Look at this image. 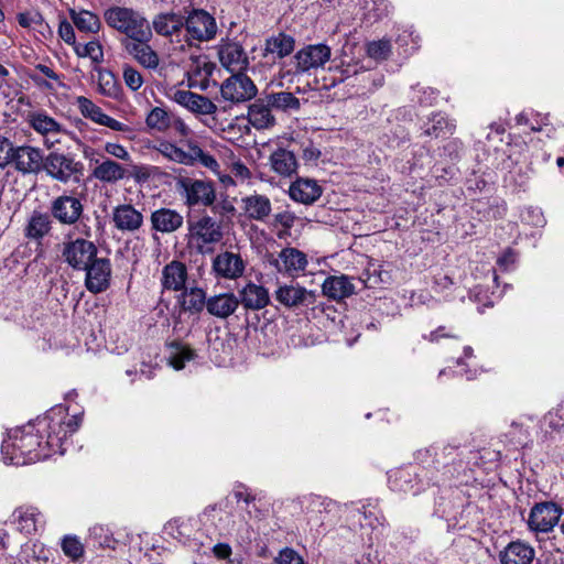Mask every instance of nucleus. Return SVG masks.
<instances>
[{"label":"nucleus","instance_id":"1","mask_svg":"<svg viewBox=\"0 0 564 564\" xmlns=\"http://www.w3.org/2000/svg\"><path fill=\"white\" fill-rule=\"evenodd\" d=\"M82 416L69 415L65 406L57 405L34 422L11 430L1 445L3 462L23 466L64 454L67 437L78 430Z\"/></svg>","mask_w":564,"mask_h":564},{"label":"nucleus","instance_id":"2","mask_svg":"<svg viewBox=\"0 0 564 564\" xmlns=\"http://www.w3.org/2000/svg\"><path fill=\"white\" fill-rule=\"evenodd\" d=\"M104 19L109 28L126 35L123 41L147 37L152 31L147 18L132 8L112 6L105 10Z\"/></svg>","mask_w":564,"mask_h":564},{"label":"nucleus","instance_id":"3","mask_svg":"<svg viewBox=\"0 0 564 564\" xmlns=\"http://www.w3.org/2000/svg\"><path fill=\"white\" fill-rule=\"evenodd\" d=\"M187 241L198 252L213 251V247L224 237L220 223L209 215H202L196 219L187 220Z\"/></svg>","mask_w":564,"mask_h":564},{"label":"nucleus","instance_id":"4","mask_svg":"<svg viewBox=\"0 0 564 564\" xmlns=\"http://www.w3.org/2000/svg\"><path fill=\"white\" fill-rule=\"evenodd\" d=\"M43 169L53 180L67 184L72 181L79 182L84 164L69 154L53 151L44 158Z\"/></svg>","mask_w":564,"mask_h":564},{"label":"nucleus","instance_id":"5","mask_svg":"<svg viewBox=\"0 0 564 564\" xmlns=\"http://www.w3.org/2000/svg\"><path fill=\"white\" fill-rule=\"evenodd\" d=\"M97 254V246L85 238L68 237L62 245V258L74 270H84L98 257Z\"/></svg>","mask_w":564,"mask_h":564},{"label":"nucleus","instance_id":"6","mask_svg":"<svg viewBox=\"0 0 564 564\" xmlns=\"http://www.w3.org/2000/svg\"><path fill=\"white\" fill-rule=\"evenodd\" d=\"M176 184L185 205L188 207L197 205L209 207L216 200L215 187L209 181L185 177L178 180Z\"/></svg>","mask_w":564,"mask_h":564},{"label":"nucleus","instance_id":"7","mask_svg":"<svg viewBox=\"0 0 564 564\" xmlns=\"http://www.w3.org/2000/svg\"><path fill=\"white\" fill-rule=\"evenodd\" d=\"M562 514V507L553 501L535 503L529 513V529L535 533H549L558 523Z\"/></svg>","mask_w":564,"mask_h":564},{"label":"nucleus","instance_id":"8","mask_svg":"<svg viewBox=\"0 0 564 564\" xmlns=\"http://www.w3.org/2000/svg\"><path fill=\"white\" fill-rule=\"evenodd\" d=\"M257 93L258 89L252 79L242 72L234 73L220 86L224 100L232 104L251 100Z\"/></svg>","mask_w":564,"mask_h":564},{"label":"nucleus","instance_id":"9","mask_svg":"<svg viewBox=\"0 0 564 564\" xmlns=\"http://www.w3.org/2000/svg\"><path fill=\"white\" fill-rule=\"evenodd\" d=\"M152 35L151 31L148 33L147 37H140L133 41H121V45L124 52L143 68L155 70L160 65V56L149 44Z\"/></svg>","mask_w":564,"mask_h":564},{"label":"nucleus","instance_id":"10","mask_svg":"<svg viewBox=\"0 0 564 564\" xmlns=\"http://www.w3.org/2000/svg\"><path fill=\"white\" fill-rule=\"evenodd\" d=\"M83 271L86 272L85 286L90 293L98 294L110 286L112 269L109 259L97 257Z\"/></svg>","mask_w":564,"mask_h":564},{"label":"nucleus","instance_id":"11","mask_svg":"<svg viewBox=\"0 0 564 564\" xmlns=\"http://www.w3.org/2000/svg\"><path fill=\"white\" fill-rule=\"evenodd\" d=\"M170 98L197 117L214 115L218 109L217 105L208 97L186 89L173 90Z\"/></svg>","mask_w":564,"mask_h":564},{"label":"nucleus","instance_id":"12","mask_svg":"<svg viewBox=\"0 0 564 564\" xmlns=\"http://www.w3.org/2000/svg\"><path fill=\"white\" fill-rule=\"evenodd\" d=\"M84 205L73 195H61L51 203L52 216L62 225H75L82 217Z\"/></svg>","mask_w":564,"mask_h":564},{"label":"nucleus","instance_id":"13","mask_svg":"<svg viewBox=\"0 0 564 564\" xmlns=\"http://www.w3.org/2000/svg\"><path fill=\"white\" fill-rule=\"evenodd\" d=\"M217 54L220 64L231 73L243 72L249 65L246 51L236 41H221L217 45Z\"/></svg>","mask_w":564,"mask_h":564},{"label":"nucleus","instance_id":"14","mask_svg":"<svg viewBox=\"0 0 564 564\" xmlns=\"http://www.w3.org/2000/svg\"><path fill=\"white\" fill-rule=\"evenodd\" d=\"M330 58V48L325 44L307 45L294 55L296 73H306L324 66Z\"/></svg>","mask_w":564,"mask_h":564},{"label":"nucleus","instance_id":"15","mask_svg":"<svg viewBox=\"0 0 564 564\" xmlns=\"http://www.w3.org/2000/svg\"><path fill=\"white\" fill-rule=\"evenodd\" d=\"M187 34L197 41H208L216 34L215 19L204 10H194L185 21Z\"/></svg>","mask_w":564,"mask_h":564},{"label":"nucleus","instance_id":"16","mask_svg":"<svg viewBox=\"0 0 564 564\" xmlns=\"http://www.w3.org/2000/svg\"><path fill=\"white\" fill-rule=\"evenodd\" d=\"M424 482L413 467L401 468L389 475V487L391 490L403 494L419 495L425 489Z\"/></svg>","mask_w":564,"mask_h":564},{"label":"nucleus","instance_id":"17","mask_svg":"<svg viewBox=\"0 0 564 564\" xmlns=\"http://www.w3.org/2000/svg\"><path fill=\"white\" fill-rule=\"evenodd\" d=\"M76 105L78 107V110L85 118L94 121L97 124L105 126V127H107L113 131H118V132H129L130 131L129 126L108 116L107 113H105L102 111V109L99 106H97L90 99H88L84 96L77 97Z\"/></svg>","mask_w":564,"mask_h":564},{"label":"nucleus","instance_id":"18","mask_svg":"<svg viewBox=\"0 0 564 564\" xmlns=\"http://www.w3.org/2000/svg\"><path fill=\"white\" fill-rule=\"evenodd\" d=\"M213 271L219 278L237 280L246 270V262L239 253L224 251L218 253L212 264Z\"/></svg>","mask_w":564,"mask_h":564},{"label":"nucleus","instance_id":"19","mask_svg":"<svg viewBox=\"0 0 564 564\" xmlns=\"http://www.w3.org/2000/svg\"><path fill=\"white\" fill-rule=\"evenodd\" d=\"M44 158L37 148L22 145L13 149L12 163L23 174L36 173L43 167Z\"/></svg>","mask_w":564,"mask_h":564},{"label":"nucleus","instance_id":"20","mask_svg":"<svg viewBox=\"0 0 564 564\" xmlns=\"http://www.w3.org/2000/svg\"><path fill=\"white\" fill-rule=\"evenodd\" d=\"M215 69L206 55H191L189 62L186 66V75L189 87L206 88L208 78Z\"/></svg>","mask_w":564,"mask_h":564},{"label":"nucleus","instance_id":"21","mask_svg":"<svg viewBox=\"0 0 564 564\" xmlns=\"http://www.w3.org/2000/svg\"><path fill=\"white\" fill-rule=\"evenodd\" d=\"M28 123L45 138L47 147L54 145L58 140L56 135L62 131V124L45 111H33L28 115Z\"/></svg>","mask_w":564,"mask_h":564},{"label":"nucleus","instance_id":"22","mask_svg":"<svg viewBox=\"0 0 564 564\" xmlns=\"http://www.w3.org/2000/svg\"><path fill=\"white\" fill-rule=\"evenodd\" d=\"M12 522L20 532L32 534L43 527L44 518L35 507L22 506L13 511Z\"/></svg>","mask_w":564,"mask_h":564},{"label":"nucleus","instance_id":"23","mask_svg":"<svg viewBox=\"0 0 564 564\" xmlns=\"http://www.w3.org/2000/svg\"><path fill=\"white\" fill-rule=\"evenodd\" d=\"M150 220L152 229L161 234H172L184 224V217L180 212L166 207L152 212Z\"/></svg>","mask_w":564,"mask_h":564},{"label":"nucleus","instance_id":"24","mask_svg":"<svg viewBox=\"0 0 564 564\" xmlns=\"http://www.w3.org/2000/svg\"><path fill=\"white\" fill-rule=\"evenodd\" d=\"M239 304L241 303L246 310L259 311L264 308L270 296L268 290L253 282H248L238 291Z\"/></svg>","mask_w":564,"mask_h":564},{"label":"nucleus","instance_id":"25","mask_svg":"<svg viewBox=\"0 0 564 564\" xmlns=\"http://www.w3.org/2000/svg\"><path fill=\"white\" fill-rule=\"evenodd\" d=\"M274 265L279 272H283L289 275H296L305 270L307 265V258L306 254L299 249L284 248L279 253V258L275 260Z\"/></svg>","mask_w":564,"mask_h":564},{"label":"nucleus","instance_id":"26","mask_svg":"<svg viewBox=\"0 0 564 564\" xmlns=\"http://www.w3.org/2000/svg\"><path fill=\"white\" fill-rule=\"evenodd\" d=\"M241 209L248 219L265 221L272 212V205L268 196L252 194L241 198Z\"/></svg>","mask_w":564,"mask_h":564},{"label":"nucleus","instance_id":"27","mask_svg":"<svg viewBox=\"0 0 564 564\" xmlns=\"http://www.w3.org/2000/svg\"><path fill=\"white\" fill-rule=\"evenodd\" d=\"M534 557V549L520 540L510 542L499 554L501 564H531Z\"/></svg>","mask_w":564,"mask_h":564},{"label":"nucleus","instance_id":"28","mask_svg":"<svg viewBox=\"0 0 564 564\" xmlns=\"http://www.w3.org/2000/svg\"><path fill=\"white\" fill-rule=\"evenodd\" d=\"M322 192V187L317 182L311 178H297L289 188L290 197L294 202L304 205H312L315 203L321 197Z\"/></svg>","mask_w":564,"mask_h":564},{"label":"nucleus","instance_id":"29","mask_svg":"<svg viewBox=\"0 0 564 564\" xmlns=\"http://www.w3.org/2000/svg\"><path fill=\"white\" fill-rule=\"evenodd\" d=\"M239 306V299L231 292L210 296L206 301L207 312L217 318L225 319L232 315Z\"/></svg>","mask_w":564,"mask_h":564},{"label":"nucleus","instance_id":"30","mask_svg":"<svg viewBox=\"0 0 564 564\" xmlns=\"http://www.w3.org/2000/svg\"><path fill=\"white\" fill-rule=\"evenodd\" d=\"M115 227L121 231H135L143 224L142 214L130 204L117 206L112 212Z\"/></svg>","mask_w":564,"mask_h":564},{"label":"nucleus","instance_id":"31","mask_svg":"<svg viewBox=\"0 0 564 564\" xmlns=\"http://www.w3.org/2000/svg\"><path fill=\"white\" fill-rule=\"evenodd\" d=\"M323 294L332 300H343L356 292L354 278L345 274L328 276L322 284Z\"/></svg>","mask_w":564,"mask_h":564},{"label":"nucleus","instance_id":"32","mask_svg":"<svg viewBox=\"0 0 564 564\" xmlns=\"http://www.w3.org/2000/svg\"><path fill=\"white\" fill-rule=\"evenodd\" d=\"M126 175V169L120 163L108 158L96 160V165L91 170L93 177L108 184H115L123 180Z\"/></svg>","mask_w":564,"mask_h":564},{"label":"nucleus","instance_id":"33","mask_svg":"<svg viewBox=\"0 0 564 564\" xmlns=\"http://www.w3.org/2000/svg\"><path fill=\"white\" fill-rule=\"evenodd\" d=\"M271 106L267 98L257 99L248 108V121L258 129H269L275 124V118L271 112Z\"/></svg>","mask_w":564,"mask_h":564},{"label":"nucleus","instance_id":"34","mask_svg":"<svg viewBox=\"0 0 564 564\" xmlns=\"http://www.w3.org/2000/svg\"><path fill=\"white\" fill-rule=\"evenodd\" d=\"M187 268L181 261H172L162 270V285L166 290L181 291L185 288Z\"/></svg>","mask_w":564,"mask_h":564},{"label":"nucleus","instance_id":"35","mask_svg":"<svg viewBox=\"0 0 564 564\" xmlns=\"http://www.w3.org/2000/svg\"><path fill=\"white\" fill-rule=\"evenodd\" d=\"M269 162L271 169L282 177H291L299 167L294 153L285 149L275 150L270 155Z\"/></svg>","mask_w":564,"mask_h":564},{"label":"nucleus","instance_id":"36","mask_svg":"<svg viewBox=\"0 0 564 564\" xmlns=\"http://www.w3.org/2000/svg\"><path fill=\"white\" fill-rule=\"evenodd\" d=\"M274 295L280 304L286 307H296L306 302L310 292L299 284H284L278 288Z\"/></svg>","mask_w":564,"mask_h":564},{"label":"nucleus","instance_id":"37","mask_svg":"<svg viewBox=\"0 0 564 564\" xmlns=\"http://www.w3.org/2000/svg\"><path fill=\"white\" fill-rule=\"evenodd\" d=\"M153 30L163 36H172L173 34L181 31L184 25V19L182 15L167 12L160 13L154 17L152 21Z\"/></svg>","mask_w":564,"mask_h":564},{"label":"nucleus","instance_id":"38","mask_svg":"<svg viewBox=\"0 0 564 564\" xmlns=\"http://www.w3.org/2000/svg\"><path fill=\"white\" fill-rule=\"evenodd\" d=\"M69 17L74 25L85 33H98L101 29V21L97 14L88 10H69Z\"/></svg>","mask_w":564,"mask_h":564},{"label":"nucleus","instance_id":"39","mask_svg":"<svg viewBox=\"0 0 564 564\" xmlns=\"http://www.w3.org/2000/svg\"><path fill=\"white\" fill-rule=\"evenodd\" d=\"M294 39L284 33L271 36L265 42V52L268 54L275 55L279 58H283L290 55L294 50Z\"/></svg>","mask_w":564,"mask_h":564},{"label":"nucleus","instance_id":"40","mask_svg":"<svg viewBox=\"0 0 564 564\" xmlns=\"http://www.w3.org/2000/svg\"><path fill=\"white\" fill-rule=\"evenodd\" d=\"M51 220L47 214L34 212L29 219L25 235L31 239H41L48 234Z\"/></svg>","mask_w":564,"mask_h":564},{"label":"nucleus","instance_id":"41","mask_svg":"<svg viewBox=\"0 0 564 564\" xmlns=\"http://www.w3.org/2000/svg\"><path fill=\"white\" fill-rule=\"evenodd\" d=\"M172 115V112L167 111L163 107H154L148 112L145 117V124L151 131L164 133L170 129Z\"/></svg>","mask_w":564,"mask_h":564},{"label":"nucleus","instance_id":"42","mask_svg":"<svg viewBox=\"0 0 564 564\" xmlns=\"http://www.w3.org/2000/svg\"><path fill=\"white\" fill-rule=\"evenodd\" d=\"M303 510L310 516V519L314 518V514L330 512L336 506V502L322 496L310 495L305 496L301 500Z\"/></svg>","mask_w":564,"mask_h":564},{"label":"nucleus","instance_id":"43","mask_svg":"<svg viewBox=\"0 0 564 564\" xmlns=\"http://www.w3.org/2000/svg\"><path fill=\"white\" fill-rule=\"evenodd\" d=\"M335 77L333 85L335 82L343 83L346 79L356 76L364 72V67L359 64L358 61H355L347 55L343 56L339 62L334 66Z\"/></svg>","mask_w":564,"mask_h":564},{"label":"nucleus","instance_id":"44","mask_svg":"<svg viewBox=\"0 0 564 564\" xmlns=\"http://www.w3.org/2000/svg\"><path fill=\"white\" fill-rule=\"evenodd\" d=\"M186 145L189 150L191 165H194L198 162L213 173L219 174L220 165L213 155L204 152L195 141H188Z\"/></svg>","mask_w":564,"mask_h":564},{"label":"nucleus","instance_id":"45","mask_svg":"<svg viewBox=\"0 0 564 564\" xmlns=\"http://www.w3.org/2000/svg\"><path fill=\"white\" fill-rule=\"evenodd\" d=\"M265 98L268 99V102L271 106V108L276 110L296 111L301 107L300 99L289 91L272 93L267 95Z\"/></svg>","mask_w":564,"mask_h":564},{"label":"nucleus","instance_id":"46","mask_svg":"<svg viewBox=\"0 0 564 564\" xmlns=\"http://www.w3.org/2000/svg\"><path fill=\"white\" fill-rule=\"evenodd\" d=\"M182 297V307L185 311L198 313L206 307L207 299L203 289L192 288L186 290L183 292Z\"/></svg>","mask_w":564,"mask_h":564},{"label":"nucleus","instance_id":"47","mask_svg":"<svg viewBox=\"0 0 564 564\" xmlns=\"http://www.w3.org/2000/svg\"><path fill=\"white\" fill-rule=\"evenodd\" d=\"M158 151L166 159L176 162L178 164L191 166L189 150L187 151L176 147L174 143L169 141L160 142Z\"/></svg>","mask_w":564,"mask_h":564},{"label":"nucleus","instance_id":"48","mask_svg":"<svg viewBox=\"0 0 564 564\" xmlns=\"http://www.w3.org/2000/svg\"><path fill=\"white\" fill-rule=\"evenodd\" d=\"M195 521L193 519H174L166 523L165 531L175 539H188L194 531Z\"/></svg>","mask_w":564,"mask_h":564},{"label":"nucleus","instance_id":"49","mask_svg":"<svg viewBox=\"0 0 564 564\" xmlns=\"http://www.w3.org/2000/svg\"><path fill=\"white\" fill-rule=\"evenodd\" d=\"M74 51L78 57H88L95 64L104 62V50L99 41H90L84 45L77 43L74 46Z\"/></svg>","mask_w":564,"mask_h":564},{"label":"nucleus","instance_id":"50","mask_svg":"<svg viewBox=\"0 0 564 564\" xmlns=\"http://www.w3.org/2000/svg\"><path fill=\"white\" fill-rule=\"evenodd\" d=\"M195 354L187 346L180 344L172 346V351L169 357V364L175 369L181 370L185 367V364L194 358Z\"/></svg>","mask_w":564,"mask_h":564},{"label":"nucleus","instance_id":"51","mask_svg":"<svg viewBox=\"0 0 564 564\" xmlns=\"http://www.w3.org/2000/svg\"><path fill=\"white\" fill-rule=\"evenodd\" d=\"M362 8L368 20H377L389 13L390 3L387 0H364Z\"/></svg>","mask_w":564,"mask_h":564},{"label":"nucleus","instance_id":"52","mask_svg":"<svg viewBox=\"0 0 564 564\" xmlns=\"http://www.w3.org/2000/svg\"><path fill=\"white\" fill-rule=\"evenodd\" d=\"M367 54L376 61H384L391 54V43L389 40L382 39L372 41L367 44Z\"/></svg>","mask_w":564,"mask_h":564},{"label":"nucleus","instance_id":"53","mask_svg":"<svg viewBox=\"0 0 564 564\" xmlns=\"http://www.w3.org/2000/svg\"><path fill=\"white\" fill-rule=\"evenodd\" d=\"M455 129V124L449 122L444 116L435 115L432 118V124L425 131L429 135L440 137L442 134H452Z\"/></svg>","mask_w":564,"mask_h":564},{"label":"nucleus","instance_id":"54","mask_svg":"<svg viewBox=\"0 0 564 564\" xmlns=\"http://www.w3.org/2000/svg\"><path fill=\"white\" fill-rule=\"evenodd\" d=\"M122 77L127 87L132 91L139 90L144 83L142 74L129 64L122 66Z\"/></svg>","mask_w":564,"mask_h":564},{"label":"nucleus","instance_id":"55","mask_svg":"<svg viewBox=\"0 0 564 564\" xmlns=\"http://www.w3.org/2000/svg\"><path fill=\"white\" fill-rule=\"evenodd\" d=\"M62 550L72 560L79 558L84 553V546L82 542L73 535H67L62 541Z\"/></svg>","mask_w":564,"mask_h":564},{"label":"nucleus","instance_id":"56","mask_svg":"<svg viewBox=\"0 0 564 564\" xmlns=\"http://www.w3.org/2000/svg\"><path fill=\"white\" fill-rule=\"evenodd\" d=\"M104 150L108 155L121 160L123 162H131L132 160L130 152L120 143L106 142L104 145Z\"/></svg>","mask_w":564,"mask_h":564},{"label":"nucleus","instance_id":"57","mask_svg":"<svg viewBox=\"0 0 564 564\" xmlns=\"http://www.w3.org/2000/svg\"><path fill=\"white\" fill-rule=\"evenodd\" d=\"M13 149L12 142L0 134V169L3 170L12 163Z\"/></svg>","mask_w":564,"mask_h":564},{"label":"nucleus","instance_id":"58","mask_svg":"<svg viewBox=\"0 0 564 564\" xmlns=\"http://www.w3.org/2000/svg\"><path fill=\"white\" fill-rule=\"evenodd\" d=\"M230 172L234 175V177L240 183L250 182L252 177L249 167L240 160L234 161L230 164Z\"/></svg>","mask_w":564,"mask_h":564},{"label":"nucleus","instance_id":"59","mask_svg":"<svg viewBox=\"0 0 564 564\" xmlns=\"http://www.w3.org/2000/svg\"><path fill=\"white\" fill-rule=\"evenodd\" d=\"M58 35L66 44L72 45L73 47L77 44L74 28L66 20L61 21L58 25Z\"/></svg>","mask_w":564,"mask_h":564},{"label":"nucleus","instance_id":"60","mask_svg":"<svg viewBox=\"0 0 564 564\" xmlns=\"http://www.w3.org/2000/svg\"><path fill=\"white\" fill-rule=\"evenodd\" d=\"M171 128L174 129L175 132L182 138H187L192 134V130L184 121V119L175 115H172L171 117L170 129Z\"/></svg>","mask_w":564,"mask_h":564},{"label":"nucleus","instance_id":"61","mask_svg":"<svg viewBox=\"0 0 564 564\" xmlns=\"http://www.w3.org/2000/svg\"><path fill=\"white\" fill-rule=\"evenodd\" d=\"M17 19L23 28H31L42 22V15L39 12H22L18 14Z\"/></svg>","mask_w":564,"mask_h":564},{"label":"nucleus","instance_id":"62","mask_svg":"<svg viewBox=\"0 0 564 564\" xmlns=\"http://www.w3.org/2000/svg\"><path fill=\"white\" fill-rule=\"evenodd\" d=\"M278 562L279 564H304L303 558L290 549L280 552Z\"/></svg>","mask_w":564,"mask_h":564},{"label":"nucleus","instance_id":"63","mask_svg":"<svg viewBox=\"0 0 564 564\" xmlns=\"http://www.w3.org/2000/svg\"><path fill=\"white\" fill-rule=\"evenodd\" d=\"M523 219L535 227H542L545 224L544 216L540 209L529 208L523 214Z\"/></svg>","mask_w":564,"mask_h":564},{"label":"nucleus","instance_id":"64","mask_svg":"<svg viewBox=\"0 0 564 564\" xmlns=\"http://www.w3.org/2000/svg\"><path fill=\"white\" fill-rule=\"evenodd\" d=\"M214 212L219 214L220 216H234L235 213H236V207L234 205V203L228 199V198H224L221 200H219L215 206H214Z\"/></svg>","mask_w":564,"mask_h":564}]
</instances>
